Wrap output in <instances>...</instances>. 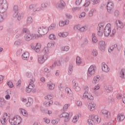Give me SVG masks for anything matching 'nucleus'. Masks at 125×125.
<instances>
[{"mask_svg":"<svg viewBox=\"0 0 125 125\" xmlns=\"http://www.w3.org/2000/svg\"><path fill=\"white\" fill-rule=\"evenodd\" d=\"M8 7V3L6 0H1L0 1V13H4L7 10Z\"/></svg>","mask_w":125,"mask_h":125,"instance_id":"1","label":"nucleus"},{"mask_svg":"<svg viewBox=\"0 0 125 125\" xmlns=\"http://www.w3.org/2000/svg\"><path fill=\"white\" fill-rule=\"evenodd\" d=\"M22 119H21V117L17 115L15 116L12 119H9V123L11 125H20L21 124V122Z\"/></svg>","mask_w":125,"mask_h":125,"instance_id":"2","label":"nucleus"},{"mask_svg":"<svg viewBox=\"0 0 125 125\" xmlns=\"http://www.w3.org/2000/svg\"><path fill=\"white\" fill-rule=\"evenodd\" d=\"M72 116H73V113L72 112H63L60 115H59V117L60 118H65L64 119V122H67L70 121V119L71 118H72Z\"/></svg>","mask_w":125,"mask_h":125,"instance_id":"3","label":"nucleus"},{"mask_svg":"<svg viewBox=\"0 0 125 125\" xmlns=\"http://www.w3.org/2000/svg\"><path fill=\"white\" fill-rule=\"evenodd\" d=\"M48 33V29L46 28V27H43V26L40 27L38 29V33L39 35L37 36L38 38H41L42 36H44V35H46Z\"/></svg>","mask_w":125,"mask_h":125,"instance_id":"4","label":"nucleus"},{"mask_svg":"<svg viewBox=\"0 0 125 125\" xmlns=\"http://www.w3.org/2000/svg\"><path fill=\"white\" fill-rule=\"evenodd\" d=\"M34 83H35V78H32V79H30V82L29 83L28 86L26 87L27 92H31V91H32V89L35 87V84H34Z\"/></svg>","mask_w":125,"mask_h":125,"instance_id":"5","label":"nucleus"},{"mask_svg":"<svg viewBox=\"0 0 125 125\" xmlns=\"http://www.w3.org/2000/svg\"><path fill=\"white\" fill-rule=\"evenodd\" d=\"M111 33V24L107 23L104 29V35L105 37L110 36Z\"/></svg>","mask_w":125,"mask_h":125,"instance_id":"6","label":"nucleus"},{"mask_svg":"<svg viewBox=\"0 0 125 125\" xmlns=\"http://www.w3.org/2000/svg\"><path fill=\"white\" fill-rule=\"evenodd\" d=\"M96 69V67L94 65H91L88 69V77H91V76L94 75V74H95Z\"/></svg>","mask_w":125,"mask_h":125,"instance_id":"7","label":"nucleus"},{"mask_svg":"<svg viewBox=\"0 0 125 125\" xmlns=\"http://www.w3.org/2000/svg\"><path fill=\"white\" fill-rule=\"evenodd\" d=\"M106 8L107 12L109 13H112L114 9V4L111 2V1H108L106 5Z\"/></svg>","mask_w":125,"mask_h":125,"instance_id":"8","label":"nucleus"},{"mask_svg":"<svg viewBox=\"0 0 125 125\" xmlns=\"http://www.w3.org/2000/svg\"><path fill=\"white\" fill-rule=\"evenodd\" d=\"M9 119V116L7 113H5L3 114V117L0 119V122L2 125H6L7 120Z\"/></svg>","mask_w":125,"mask_h":125,"instance_id":"9","label":"nucleus"},{"mask_svg":"<svg viewBox=\"0 0 125 125\" xmlns=\"http://www.w3.org/2000/svg\"><path fill=\"white\" fill-rule=\"evenodd\" d=\"M46 59H47V55H46V54H44L43 56H39L38 57V60L40 64H43Z\"/></svg>","mask_w":125,"mask_h":125,"instance_id":"10","label":"nucleus"},{"mask_svg":"<svg viewBox=\"0 0 125 125\" xmlns=\"http://www.w3.org/2000/svg\"><path fill=\"white\" fill-rule=\"evenodd\" d=\"M104 29V25L100 24L99 26L97 27V35L99 37H101L103 35V30Z\"/></svg>","mask_w":125,"mask_h":125,"instance_id":"11","label":"nucleus"},{"mask_svg":"<svg viewBox=\"0 0 125 125\" xmlns=\"http://www.w3.org/2000/svg\"><path fill=\"white\" fill-rule=\"evenodd\" d=\"M72 85L73 89L77 92H79V91H81V87L79 86V83L76 82L75 80L72 81Z\"/></svg>","mask_w":125,"mask_h":125,"instance_id":"12","label":"nucleus"},{"mask_svg":"<svg viewBox=\"0 0 125 125\" xmlns=\"http://www.w3.org/2000/svg\"><path fill=\"white\" fill-rule=\"evenodd\" d=\"M99 48L101 51H105L106 48V44H105V42L100 41L99 43Z\"/></svg>","mask_w":125,"mask_h":125,"instance_id":"13","label":"nucleus"},{"mask_svg":"<svg viewBox=\"0 0 125 125\" xmlns=\"http://www.w3.org/2000/svg\"><path fill=\"white\" fill-rule=\"evenodd\" d=\"M83 97L84 98H87L88 100H93L94 98L92 95L88 93V92L85 91L83 94Z\"/></svg>","mask_w":125,"mask_h":125,"instance_id":"14","label":"nucleus"},{"mask_svg":"<svg viewBox=\"0 0 125 125\" xmlns=\"http://www.w3.org/2000/svg\"><path fill=\"white\" fill-rule=\"evenodd\" d=\"M65 6L66 3H65V2H64L63 0H60L57 4V6H58L59 8L63 9Z\"/></svg>","mask_w":125,"mask_h":125,"instance_id":"15","label":"nucleus"},{"mask_svg":"<svg viewBox=\"0 0 125 125\" xmlns=\"http://www.w3.org/2000/svg\"><path fill=\"white\" fill-rule=\"evenodd\" d=\"M102 113L106 119H109L111 117V112L108 110H102Z\"/></svg>","mask_w":125,"mask_h":125,"instance_id":"16","label":"nucleus"},{"mask_svg":"<svg viewBox=\"0 0 125 125\" xmlns=\"http://www.w3.org/2000/svg\"><path fill=\"white\" fill-rule=\"evenodd\" d=\"M91 119L93 121H94V123H97V124H99L100 122H101V118L98 117V116H91Z\"/></svg>","mask_w":125,"mask_h":125,"instance_id":"17","label":"nucleus"},{"mask_svg":"<svg viewBox=\"0 0 125 125\" xmlns=\"http://www.w3.org/2000/svg\"><path fill=\"white\" fill-rule=\"evenodd\" d=\"M102 70L105 73H108L110 71V68L108 67V65L105 64L104 62L102 63Z\"/></svg>","mask_w":125,"mask_h":125,"instance_id":"18","label":"nucleus"},{"mask_svg":"<svg viewBox=\"0 0 125 125\" xmlns=\"http://www.w3.org/2000/svg\"><path fill=\"white\" fill-rule=\"evenodd\" d=\"M95 106H96L95 104L93 102H91L88 104V108L89 109L90 111H93V110L95 109Z\"/></svg>","mask_w":125,"mask_h":125,"instance_id":"19","label":"nucleus"},{"mask_svg":"<svg viewBox=\"0 0 125 125\" xmlns=\"http://www.w3.org/2000/svg\"><path fill=\"white\" fill-rule=\"evenodd\" d=\"M116 24L118 28H120V29H124V27H125V24L120 20L116 21Z\"/></svg>","mask_w":125,"mask_h":125,"instance_id":"20","label":"nucleus"},{"mask_svg":"<svg viewBox=\"0 0 125 125\" xmlns=\"http://www.w3.org/2000/svg\"><path fill=\"white\" fill-rule=\"evenodd\" d=\"M13 18H17V20L20 21L22 19V17L18 14V12H15V13L13 15Z\"/></svg>","mask_w":125,"mask_h":125,"instance_id":"21","label":"nucleus"},{"mask_svg":"<svg viewBox=\"0 0 125 125\" xmlns=\"http://www.w3.org/2000/svg\"><path fill=\"white\" fill-rule=\"evenodd\" d=\"M104 89L106 91V92H111L112 90H113V87H112V86L111 85H105L104 86Z\"/></svg>","mask_w":125,"mask_h":125,"instance_id":"22","label":"nucleus"},{"mask_svg":"<svg viewBox=\"0 0 125 125\" xmlns=\"http://www.w3.org/2000/svg\"><path fill=\"white\" fill-rule=\"evenodd\" d=\"M114 49H117V50H120L118 48V45L116 44L113 45L112 46H110V48L108 49V52H112L113 50Z\"/></svg>","mask_w":125,"mask_h":125,"instance_id":"23","label":"nucleus"},{"mask_svg":"<svg viewBox=\"0 0 125 125\" xmlns=\"http://www.w3.org/2000/svg\"><path fill=\"white\" fill-rule=\"evenodd\" d=\"M42 45L41 44L37 43L35 47H32L33 49H34L36 52H39L40 51V49H41Z\"/></svg>","mask_w":125,"mask_h":125,"instance_id":"24","label":"nucleus"},{"mask_svg":"<svg viewBox=\"0 0 125 125\" xmlns=\"http://www.w3.org/2000/svg\"><path fill=\"white\" fill-rule=\"evenodd\" d=\"M69 24V20H67L65 21H61L59 23V26L60 27H63V26H65V25H68Z\"/></svg>","mask_w":125,"mask_h":125,"instance_id":"25","label":"nucleus"},{"mask_svg":"<svg viewBox=\"0 0 125 125\" xmlns=\"http://www.w3.org/2000/svg\"><path fill=\"white\" fill-rule=\"evenodd\" d=\"M47 86L50 90H52L54 89V87H55V84H53L51 82H49L47 83Z\"/></svg>","mask_w":125,"mask_h":125,"instance_id":"26","label":"nucleus"},{"mask_svg":"<svg viewBox=\"0 0 125 125\" xmlns=\"http://www.w3.org/2000/svg\"><path fill=\"white\" fill-rule=\"evenodd\" d=\"M29 56L30 54H29L28 52H26L22 55V58L24 60H28Z\"/></svg>","mask_w":125,"mask_h":125,"instance_id":"27","label":"nucleus"},{"mask_svg":"<svg viewBox=\"0 0 125 125\" xmlns=\"http://www.w3.org/2000/svg\"><path fill=\"white\" fill-rule=\"evenodd\" d=\"M100 81V76L97 75L95 76L93 78V82L94 83H97Z\"/></svg>","mask_w":125,"mask_h":125,"instance_id":"28","label":"nucleus"},{"mask_svg":"<svg viewBox=\"0 0 125 125\" xmlns=\"http://www.w3.org/2000/svg\"><path fill=\"white\" fill-rule=\"evenodd\" d=\"M125 120V115H122L121 114H118L117 116V121L118 122H122Z\"/></svg>","mask_w":125,"mask_h":125,"instance_id":"29","label":"nucleus"},{"mask_svg":"<svg viewBox=\"0 0 125 125\" xmlns=\"http://www.w3.org/2000/svg\"><path fill=\"white\" fill-rule=\"evenodd\" d=\"M34 39V36L31 34H27L25 36V39L26 41H31V40H33Z\"/></svg>","mask_w":125,"mask_h":125,"instance_id":"30","label":"nucleus"},{"mask_svg":"<svg viewBox=\"0 0 125 125\" xmlns=\"http://www.w3.org/2000/svg\"><path fill=\"white\" fill-rule=\"evenodd\" d=\"M33 102L34 100H33V99H32V98H28V102L26 103L27 107H30V106H31V105L33 104Z\"/></svg>","mask_w":125,"mask_h":125,"instance_id":"31","label":"nucleus"},{"mask_svg":"<svg viewBox=\"0 0 125 125\" xmlns=\"http://www.w3.org/2000/svg\"><path fill=\"white\" fill-rule=\"evenodd\" d=\"M32 22L33 19L32 18V17H28L26 20V25L29 26L30 24H32Z\"/></svg>","mask_w":125,"mask_h":125,"instance_id":"32","label":"nucleus"},{"mask_svg":"<svg viewBox=\"0 0 125 125\" xmlns=\"http://www.w3.org/2000/svg\"><path fill=\"white\" fill-rule=\"evenodd\" d=\"M20 112L25 117H27V116H28V112H27V111L24 109H20Z\"/></svg>","mask_w":125,"mask_h":125,"instance_id":"33","label":"nucleus"},{"mask_svg":"<svg viewBox=\"0 0 125 125\" xmlns=\"http://www.w3.org/2000/svg\"><path fill=\"white\" fill-rule=\"evenodd\" d=\"M83 63V61L82 60V58L79 56L77 57L76 58V64L77 65H81Z\"/></svg>","mask_w":125,"mask_h":125,"instance_id":"34","label":"nucleus"},{"mask_svg":"<svg viewBox=\"0 0 125 125\" xmlns=\"http://www.w3.org/2000/svg\"><path fill=\"white\" fill-rule=\"evenodd\" d=\"M92 42H93V43H96V42H98V40H97V37L95 36V33H92Z\"/></svg>","mask_w":125,"mask_h":125,"instance_id":"35","label":"nucleus"},{"mask_svg":"<svg viewBox=\"0 0 125 125\" xmlns=\"http://www.w3.org/2000/svg\"><path fill=\"white\" fill-rule=\"evenodd\" d=\"M120 77L122 79H125V69H121L120 72Z\"/></svg>","mask_w":125,"mask_h":125,"instance_id":"36","label":"nucleus"},{"mask_svg":"<svg viewBox=\"0 0 125 125\" xmlns=\"http://www.w3.org/2000/svg\"><path fill=\"white\" fill-rule=\"evenodd\" d=\"M61 65V62L60 61H57L54 62V64L52 65L51 68H54L55 66H60Z\"/></svg>","mask_w":125,"mask_h":125,"instance_id":"37","label":"nucleus"},{"mask_svg":"<svg viewBox=\"0 0 125 125\" xmlns=\"http://www.w3.org/2000/svg\"><path fill=\"white\" fill-rule=\"evenodd\" d=\"M68 36L67 32H63L59 33V37H62V38H66Z\"/></svg>","mask_w":125,"mask_h":125,"instance_id":"38","label":"nucleus"},{"mask_svg":"<svg viewBox=\"0 0 125 125\" xmlns=\"http://www.w3.org/2000/svg\"><path fill=\"white\" fill-rule=\"evenodd\" d=\"M70 47L68 46H63L61 48L62 51H69Z\"/></svg>","mask_w":125,"mask_h":125,"instance_id":"39","label":"nucleus"},{"mask_svg":"<svg viewBox=\"0 0 125 125\" xmlns=\"http://www.w3.org/2000/svg\"><path fill=\"white\" fill-rule=\"evenodd\" d=\"M52 104H53V101H50V102L44 103V105L46 106V107H49V106H51Z\"/></svg>","mask_w":125,"mask_h":125,"instance_id":"40","label":"nucleus"},{"mask_svg":"<svg viewBox=\"0 0 125 125\" xmlns=\"http://www.w3.org/2000/svg\"><path fill=\"white\" fill-rule=\"evenodd\" d=\"M56 27V24L55 23H52L50 26L48 27V31L49 30H53Z\"/></svg>","mask_w":125,"mask_h":125,"instance_id":"41","label":"nucleus"},{"mask_svg":"<svg viewBox=\"0 0 125 125\" xmlns=\"http://www.w3.org/2000/svg\"><path fill=\"white\" fill-rule=\"evenodd\" d=\"M79 120V115H75L73 120H72V123H77L78 122V120Z\"/></svg>","mask_w":125,"mask_h":125,"instance_id":"42","label":"nucleus"},{"mask_svg":"<svg viewBox=\"0 0 125 125\" xmlns=\"http://www.w3.org/2000/svg\"><path fill=\"white\" fill-rule=\"evenodd\" d=\"M73 72V65H69V69H68V73L69 75H71Z\"/></svg>","mask_w":125,"mask_h":125,"instance_id":"43","label":"nucleus"},{"mask_svg":"<svg viewBox=\"0 0 125 125\" xmlns=\"http://www.w3.org/2000/svg\"><path fill=\"white\" fill-rule=\"evenodd\" d=\"M7 84L9 86V87H10V88H12V87L14 86V85H13V83H12V82H8L7 83Z\"/></svg>","mask_w":125,"mask_h":125,"instance_id":"44","label":"nucleus"},{"mask_svg":"<svg viewBox=\"0 0 125 125\" xmlns=\"http://www.w3.org/2000/svg\"><path fill=\"white\" fill-rule=\"evenodd\" d=\"M65 92H66L67 94L70 95V94H72V90L69 88H65Z\"/></svg>","mask_w":125,"mask_h":125,"instance_id":"45","label":"nucleus"},{"mask_svg":"<svg viewBox=\"0 0 125 125\" xmlns=\"http://www.w3.org/2000/svg\"><path fill=\"white\" fill-rule=\"evenodd\" d=\"M88 124L89 125H93L94 124V121H93L92 120V119H88L87 121Z\"/></svg>","mask_w":125,"mask_h":125,"instance_id":"46","label":"nucleus"},{"mask_svg":"<svg viewBox=\"0 0 125 125\" xmlns=\"http://www.w3.org/2000/svg\"><path fill=\"white\" fill-rule=\"evenodd\" d=\"M95 11V9H92L91 11L89 13V17H92L93 16V13Z\"/></svg>","mask_w":125,"mask_h":125,"instance_id":"47","label":"nucleus"},{"mask_svg":"<svg viewBox=\"0 0 125 125\" xmlns=\"http://www.w3.org/2000/svg\"><path fill=\"white\" fill-rule=\"evenodd\" d=\"M114 15L115 17H119L120 15V12L119 11V10H115L114 12Z\"/></svg>","mask_w":125,"mask_h":125,"instance_id":"48","label":"nucleus"},{"mask_svg":"<svg viewBox=\"0 0 125 125\" xmlns=\"http://www.w3.org/2000/svg\"><path fill=\"white\" fill-rule=\"evenodd\" d=\"M91 1H90V0H86L85 3L84 4V6H85V7H86V6H88V5H89V4H90Z\"/></svg>","mask_w":125,"mask_h":125,"instance_id":"49","label":"nucleus"},{"mask_svg":"<svg viewBox=\"0 0 125 125\" xmlns=\"http://www.w3.org/2000/svg\"><path fill=\"white\" fill-rule=\"evenodd\" d=\"M69 106H70V104H64L63 107V111H67V109H68V108H69Z\"/></svg>","mask_w":125,"mask_h":125,"instance_id":"50","label":"nucleus"},{"mask_svg":"<svg viewBox=\"0 0 125 125\" xmlns=\"http://www.w3.org/2000/svg\"><path fill=\"white\" fill-rule=\"evenodd\" d=\"M45 99H47V100H51V99H52V94L47 95L45 97Z\"/></svg>","mask_w":125,"mask_h":125,"instance_id":"51","label":"nucleus"},{"mask_svg":"<svg viewBox=\"0 0 125 125\" xmlns=\"http://www.w3.org/2000/svg\"><path fill=\"white\" fill-rule=\"evenodd\" d=\"M74 30H78L80 31V29H81V25L80 24H77L75 25L73 27Z\"/></svg>","mask_w":125,"mask_h":125,"instance_id":"52","label":"nucleus"},{"mask_svg":"<svg viewBox=\"0 0 125 125\" xmlns=\"http://www.w3.org/2000/svg\"><path fill=\"white\" fill-rule=\"evenodd\" d=\"M47 5H48V4L46 2H43L42 4V8H45V7H47Z\"/></svg>","mask_w":125,"mask_h":125,"instance_id":"53","label":"nucleus"},{"mask_svg":"<svg viewBox=\"0 0 125 125\" xmlns=\"http://www.w3.org/2000/svg\"><path fill=\"white\" fill-rule=\"evenodd\" d=\"M42 52L43 53H47L48 52V48L47 47H44L42 50Z\"/></svg>","mask_w":125,"mask_h":125,"instance_id":"54","label":"nucleus"},{"mask_svg":"<svg viewBox=\"0 0 125 125\" xmlns=\"http://www.w3.org/2000/svg\"><path fill=\"white\" fill-rule=\"evenodd\" d=\"M41 10H42V8L40 7L38 8H35L33 9V11H34V12H36V11H41Z\"/></svg>","mask_w":125,"mask_h":125,"instance_id":"55","label":"nucleus"},{"mask_svg":"<svg viewBox=\"0 0 125 125\" xmlns=\"http://www.w3.org/2000/svg\"><path fill=\"white\" fill-rule=\"evenodd\" d=\"M49 39L50 40H55V35L53 34H51L49 36Z\"/></svg>","mask_w":125,"mask_h":125,"instance_id":"56","label":"nucleus"},{"mask_svg":"<svg viewBox=\"0 0 125 125\" xmlns=\"http://www.w3.org/2000/svg\"><path fill=\"white\" fill-rule=\"evenodd\" d=\"M90 1L93 2V4L98 3L100 1L99 0H90Z\"/></svg>","mask_w":125,"mask_h":125,"instance_id":"57","label":"nucleus"},{"mask_svg":"<svg viewBox=\"0 0 125 125\" xmlns=\"http://www.w3.org/2000/svg\"><path fill=\"white\" fill-rule=\"evenodd\" d=\"M83 0H76V5H80L81 3H82V1Z\"/></svg>","mask_w":125,"mask_h":125,"instance_id":"58","label":"nucleus"},{"mask_svg":"<svg viewBox=\"0 0 125 125\" xmlns=\"http://www.w3.org/2000/svg\"><path fill=\"white\" fill-rule=\"evenodd\" d=\"M86 14L85 12H83L81 14V15L79 16V18H82V17H85Z\"/></svg>","mask_w":125,"mask_h":125,"instance_id":"59","label":"nucleus"},{"mask_svg":"<svg viewBox=\"0 0 125 125\" xmlns=\"http://www.w3.org/2000/svg\"><path fill=\"white\" fill-rule=\"evenodd\" d=\"M13 10L14 12H18V6H14L13 8Z\"/></svg>","mask_w":125,"mask_h":125,"instance_id":"60","label":"nucleus"},{"mask_svg":"<svg viewBox=\"0 0 125 125\" xmlns=\"http://www.w3.org/2000/svg\"><path fill=\"white\" fill-rule=\"evenodd\" d=\"M92 54L93 56H97L98 53H97V51H96V50H93L92 51Z\"/></svg>","mask_w":125,"mask_h":125,"instance_id":"61","label":"nucleus"},{"mask_svg":"<svg viewBox=\"0 0 125 125\" xmlns=\"http://www.w3.org/2000/svg\"><path fill=\"white\" fill-rule=\"evenodd\" d=\"M26 77H27V78H32V73H31L30 72H27L26 73Z\"/></svg>","mask_w":125,"mask_h":125,"instance_id":"62","label":"nucleus"},{"mask_svg":"<svg viewBox=\"0 0 125 125\" xmlns=\"http://www.w3.org/2000/svg\"><path fill=\"white\" fill-rule=\"evenodd\" d=\"M16 85L17 87H19L20 86V85H21V80H19L17 83H16Z\"/></svg>","mask_w":125,"mask_h":125,"instance_id":"63","label":"nucleus"},{"mask_svg":"<svg viewBox=\"0 0 125 125\" xmlns=\"http://www.w3.org/2000/svg\"><path fill=\"white\" fill-rule=\"evenodd\" d=\"M76 104L78 106H82V102L81 101H78L76 102Z\"/></svg>","mask_w":125,"mask_h":125,"instance_id":"64","label":"nucleus"}]
</instances>
